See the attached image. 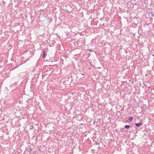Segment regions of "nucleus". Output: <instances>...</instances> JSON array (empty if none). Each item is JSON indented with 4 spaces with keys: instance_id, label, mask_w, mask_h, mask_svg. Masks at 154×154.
Instances as JSON below:
<instances>
[{
    "instance_id": "obj_1",
    "label": "nucleus",
    "mask_w": 154,
    "mask_h": 154,
    "mask_svg": "<svg viewBox=\"0 0 154 154\" xmlns=\"http://www.w3.org/2000/svg\"><path fill=\"white\" fill-rule=\"evenodd\" d=\"M135 124L137 126L139 127L140 126V125H141L142 124L141 122H139L138 123H135Z\"/></svg>"
},
{
    "instance_id": "obj_2",
    "label": "nucleus",
    "mask_w": 154,
    "mask_h": 154,
    "mask_svg": "<svg viewBox=\"0 0 154 154\" xmlns=\"http://www.w3.org/2000/svg\"><path fill=\"white\" fill-rule=\"evenodd\" d=\"M128 119L129 121L130 122H131L132 121L133 118L131 116V117H129L128 118Z\"/></svg>"
},
{
    "instance_id": "obj_3",
    "label": "nucleus",
    "mask_w": 154,
    "mask_h": 154,
    "mask_svg": "<svg viewBox=\"0 0 154 154\" xmlns=\"http://www.w3.org/2000/svg\"><path fill=\"white\" fill-rule=\"evenodd\" d=\"M29 152L31 153L32 154H34V151H33L32 149V148H30L29 149Z\"/></svg>"
},
{
    "instance_id": "obj_4",
    "label": "nucleus",
    "mask_w": 154,
    "mask_h": 154,
    "mask_svg": "<svg viewBox=\"0 0 154 154\" xmlns=\"http://www.w3.org/2000/svg\"><path fill=\"white\" fill-rule=\"evenodd\" d=\"M45 51H43V53H42L43 57V58H44L45 57Z\"/></svg>"
},
{
    "instance_id": "obj_5",
    "label": "nucleus",
    "mask_w": 154,
    "mask_h": 154,
    "mask_svg": "<svg viewBox=\"0 0 154 154\" xmlns=\"http://www.w3.org/2000/svg\"><path fill=\"white\" fill-rule=\"evenodd\" d=\"M130 127V125H126L125 126V128H128Z\"/></svg>"
},
{
    "instance_id": "obj_6",
    "label": "nucleus",
    "mask_w": 154,
    "mask_h": 154,
    "mask_svg": "<svg viewBox=\"0 0 154 154\" xmlns=\"http://www.w3.org/2000/svg\"><path fill=\"white\" fill-rule=\"evenodd\" d=\"M149 91L150 90V92H151V91H152V89L150 87H149Z\"/></svg>"
},
{
    "instance_id": "obj_7",
    "label": "nucleus",
    "mask_w": 154,
    "mask_h": 154,
    "mask_svg": "<svg viewBox=\"0 0 154 154\" xmlns=\"http://www.w3.org/2000/svg\"><path fill=\"white\" fill-rule=\"evenodd\" d=\"M88 51H92V50L91 49H89V50H88Z\"/></svg>"
},
{
    "instance_id": "obj_8",
    "label": "nucleus",
    "mask_w": 154,
    "mask_h": 154,
    "mask_svg": "<svg viewBox=\"0 0 154 154\" xmlns=\"http://www.w3.org/2000/svg\"><path fill=\"white\" fill-rule=\"evenodd\" d=\"M17 67H17H17H16L15 68H17Z\"/></svg>"
},
{
    "instance_id": "obj_9",
    "label": "nucleus",
    "mask_w": 154,
    "mask_h": 154,
    "mask_svg": "<svg viewBox=\"0 0 154 154\" xmlns=\"http://www.w3.org/2000/svg\"><path fill=\"white\" fill-rule=\"evenodd\" d=\"M152 56H154V54H153Z\"/></svg>"
},
{
    "instance_id": "obj_10",
    "label": "nucleus",
    "mask_w": 154,
    "mask_h": 154,
    "mask_svg": "<svg viewBox=\"0 0 154 154\" xmlns=\"http://www.w3.org/2000/svg\"><path fill=\"white\" fill-rule=\"evenodd\" d=\"M89 1H91V0H89Z\"/></svg>"
}]
</instances>
